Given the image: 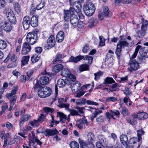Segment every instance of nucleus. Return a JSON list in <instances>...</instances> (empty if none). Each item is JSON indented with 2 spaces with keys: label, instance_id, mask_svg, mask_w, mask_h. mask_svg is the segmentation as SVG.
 Here are the masks:
<instances>
[{
  "label": "nucleus",
  "instance_id": "nucleus-27",
  "mask_svg": "<svg viewBox=\"0 0 148 148\" xmlns=\"http://www.w3.org/2000/svg\"><path fill=\"white\" fill-rule=\"evenodd\" d=\"M97 21L96 18H92L88 21L89 24L88 26L90 27H93L97 24Z\"/></svg>",
  "mask_w": 148,
  "mask_h": 148
},
{
  "label": "nucleus",
  "instance_id": "nucleus-17",
  "mask_svg": "<svg viewBox=\"0 0 148 148\" xmlns=\"http://www.w3.org/2000/svg\"><path fill=\"white\" fill-rule=\"evenodd\" d=\"M30 24L33 27H35L38 24V17L36 16H33L30 19Z\"/></svg>",
  "mask_w": 148,
  "mask_h": 148
},
{
  "label": "nucleus",
  "instance_id": "nucleus-64",
  "mask_svg": "<svg viewBox=\"0 0 148 148\" xmlns=\"http://www.w3.org/2000/svg\"><path fill=\"white\" fill-rule=\"evenodd\" d=\"M78 141L80 145L82 146V148H85L86 145V143L83 141V140H81L80 138H79L78 139Z\"/></svg>",
  "mask_w": 148,
  "mask_h": 148
},
{
  "label": "nucleus",
  "instance_id": "nucleus-51",
  "mask_svg": "<svg viewBox=\"0 0 148 148\" xmlns=\"http://www.w3.org/2000/svg\"><path fill=\"white\" fill-rule=\"evenodd\" d=\"M38 95L41 98H45L44 92L43 90H42V87L40 88L38 90Z\"/></svg>",
  "mask_w": 148,
  "mask_h": 148
},
{
  "label": "nucleus",
  "instance_id": "nucleus-25",
  "mask_svg": "<svg viewBox=\"0 0 148 148\" xmlns=\"http://www.w3.org/2000/svg\"><path fill=\"white\" fill-rule=\"evenodd\" d=\"M66 80L67 81V80H64L63 79H59L57 82V85L60 88L63 87L66 84H69V82L66 81Z\"/></svg>",
  "mask_w": 148,
  "mask_h": 148
},
{
  "label": "nucleus",
  "instance_id": "nucleus-48",
  "mask_svg": "<svg viewBox=\"0 0 148 148\" xmlns=\"http://www.w3.org/2000/svg\"><path fill=\"white\" fill-rule=\"evenodd\" d=\"M5 125L6 127L9 130L11 131H13L14 127L11 123L9 122H7L5 124Z\"/></svg>",
  "mask_w": 148,
  "mask_h": 148
},
{
  "label": "nucleus",
  "instance_id": "nucleus-33",
  "mask_svg": "<svg viewBox=\"0 0 148 148\" xmlns=\"http://www.w3.org/2000/svg\"><path fill=\"white\" fill-rule=\"evenodd\" d=\"M29 56H23L21 61L22 65L24 66L27 64L29 61Z\"/></svg>",
  "mask_w": 148,
  "mask_h": 148
},
{
  "label": "nucleus",
  "instance_id": "nucleus-12",
  "mask_svg": "<svg viewBox=\"0 0 148 148\" xmlns=\"http://www.w3.org/2000/svg\"><path fill=\"white\" fill-rule=\"evenodd\" d=\"M44 133L46 136L49 137L57 134L58 133V132L56 129L52 130L51 129H47L45 131Z\"/></svg>",
  "mask_w": 148,
  "mask_h": 148
},
{
  "label": "nucleus",
  "instance_id": "nucleus-14",
  "mask_svg": "<svg viewBox=\"0 0 148 148\" xmlns=\"http://www.w3.org/2000/svg\"><path fill=\"white\" fill-rule=\"evenodd\" d=\"M148 117V114L147 113L143 111L138 112L136 115V117L138 119H145Z\"/></svg>",
  "mask_w": 148,
  "mask_h": 148
},
{
  "label": "nucleus",
  "instance_id": "nucleus-43",
  "mask_svg": "<svg viewBox=\"0 0 148 148\" xmlns=\"http://www.w3.org/2000/svg\"><path fill=\"white\" fill-rule=\"evenodd\" d=\"M69 145L71 148H79V147L78 143L74 140L71 142Z\"/></svg>",
  "mask_w": 148,
  "mask_h": 148
},
{
  "label": "nucleus",
  "instance_id": "nucleus-29",
  "mask_svg": "<svg viewBox=\"0 0 148 148\" xmlns=\"http://www.w3.org/2000/svg\"><path fill=\"white\" fill-rule=\"evenodd\" d=\"M145 132L142 128L140 129L137 131V137L138 138V141H140L142 140L141 136L143 135Z\"/></svg>",
  "mask_w": 148,
  "mask_h": 148
},
{
  "label": "nucleus",
  "instance_id": "nucleus-8",
  "mask_svg": "<svg viewBox=\"0 0 148 148\" xmlns=\"http://www.w3.org/2000/svg\"><path fill=\"white\" fill-rule=\"evenodd\" d=\"M70 23L72 27L74 28L77 27H80L79 26V23H78V19L77 16L74 14L71 16L70 17Z\"/></svg>",
  "mask_w": 148,
  "mask_h": 148
},
{
  "label": "nucleus",
  "instance_id": "nucleus-18",
  "mask_svg": "<svg viewBox=\"0 0 148 148\" xmlns=\"http://www.w3.org/2000/svg\"><path fill=\"white\" fill-rule=\"evenodd\" d=\"M57 116L59 117L60 121H62L64 122V120H67L68 121H69V117H67L62 112H57Z\"/></svg>",
  "mask_w": 148,
  "mask_h": 148
},
{
  "label": "nucleus",
  "instance_id": "nucleus-61",
  "mask_svg": "<svg viewBox=\"0 0 148 148\" xmlns=\"http://www.w3.org/2000/svg\"><path fill=\"white\" fill-rule=\"evenodd\" d=\"M44 110L46 112L51 113L53 110V109L51 108L46 107L44 108Z\"/></svg>",
  "mask_w": 148,
  "mask_h": 148
},
{
  "label": "nucleus",
  "instance_id": "nucleus-53",
  "mask_svg": "<svg viewBox=\"0 0 148 148\" xmlns=\"http://www.w3.org/2000/svg\"><path fill=\"white\" fill-rule=\"evenodd\" d=\"M16 96H13L10 100V104L11 105H14L16 102Z\"/></svg>",
  "mask_w": 148,
  "mask_h": 148
},
{
  "label": "nucleus",
  "instance_id": "nucleus-55",
  "mask_svg": "<svg viewBox=\"0 0 148 148\" xmlns=\"http://www.w3.org/2000/svg\"><path fill=\"white\" fill-rule=\"evenodd\" d=\"M138 141V138L136 137H134L131 138L129 140V143L131 144H134Z\"/></svg>",
  "mask_w": 148,
  "mask_h": 148
},
{
  "label": "nucleus",
  "instance_id": "nucleus-22",
  "mask_svg": "<svg viewBox=\"0 0 148 148\" xmlns=\"http://www.w3.org/2000/svg\"><path fill=\"white\" fill-rule=\"evenodd\" d=\"M42 90L44 92L45 97L49 96L51 92V89L47 86L42 87Z\"/></svg>",
  "mask_w": 148,
  "mask_h": 148
},
{
  "label": "nucleus",
  "instance_id": "nucleus-57",
  "mask_svg": "<svg viewBox=\"0 0 148 148\" xmlns=\"http://www.w3.org/2000/svg\"><path fill=\"white\" fill-rule=\"evenodd\" d=\"M81 122L84 126L86 125V126H88L89 123L88 122L87 119L85 117H84L82 118V119L81 121Z\"/></svg>",
  "mask_w": 148,
  "mask_h": 148
},
{
  "label": "nucleus",
  "instance_id": "nucleus-1",
  "mask_svg": "<svg viewBox=\"0 0 148 148\" xmlns=\"http://www.w3.org/2000/svg\"><path fill=\"white\" fill-rule=\"evenodd\" d=\"M26 42H24L22 48L21 53L26 55L29 52L31 49V46L28 44L33 45L38 40L37 36L34 33L29 32L26 37Z\"/></svg>",
  "mask_w": 148,
  "mask_h": 148
},
{
  "label": "nucleus",
  "instance_id": "nucleus-41",
  "mask_svg": "<svg viewBox=\"0 0 148 148\" xmlns=\"http://www.w3.org/2000/svg\"><path fill=\"white\" fill-rule=\"evenodd\" d=\"M119 45H120L117 44L116 51L115 52V53L116 55L117 56L118 58H119L121 56L122 50V47H120Z\"/></svg>",
  "mask_w": 148,
  "mask_h": 148
},
{
  "label": "nucleus",
  "instance_id": "nucleus-28",
  "mask_svg": "<svg viewBox=\"0 0 148 148\" xmlns=\"http://www.w3.org/2000/svg\"><path fill=\"white\" fill-rule=\"evenodd\" d=\"M63 67L62 65L61 64H58L54 66L53 68V71L56 73L59 72Z\"/></svg>",
  "mask_w": 148,
  "mask_h": 148
},
{
  "label": "nucleus",
  "instance_id": "nucleus-63",
  "mask_svg": "<svg viewBox=\"0 0 148 148\" xmlns=\"http://www.w3.org/2000/svg\"><path fill=\"white\" fill-rule=\"evenodd\" d=\"M17 66V64L15 62H12L9 64L8 66V68H14L16 67Z\"/></svg>",
  "mask_w": 148,
  "mask_h": 148
},
{
  "label": "nucleus",
  "instance_id": "nucleus-9",
  "mask_svg": "<svg viewBox=\"0 0 148 148\" xmlns=\"http://www.w3.org/2000/svg\"><path fill=\"white\" fill-rule=\"evenodd\" d=\"M75 11H73V9L72 8V7H71L69 10H67L65 12L64 16V20L66 22L69 21L70 16L73 15Z\"/></svg>",
  "mask_w": 148,
  "mask_h": 148
},
{
  "label": "nucleus",
  "instance_id": "nucleus-38",
  "mask_svg": "<svg viewBox=\"0 0 148 148\" xmlns=\"http://www.w3.org/2000/svg\"><path fill=\"white\" fill-rule=\"evenodd\" d=\"M89 68V65L86 64L81 65L79 68L80 71L82 72L88 70Z\"/></svg>",
  "mask_w": 148,
  "mask_h": 148
},
{
  "label": "nucleus",
  "instance_id": "nucleus-37",
  "mask_svg": "<svg viewBox=\"0 0 148 148\" xmlns=\"http://www.w3.org/2000/svg\"><path fill=\"white\" fill-rule=\"evenodd\" d=\"M115 82V81L112 77H107L105 79L104 84H111Z\"/></svg>",
  "mask_w": 148,
  "mask_h": 148
},
{
  "label": "nucleus",
  "instance_id": "nucleus-5",
  "mask_svg": "<svg viewBox=\"0 0 148 148\" xmlns=\"http://www.w3.org/2000/svg\"><path fill=\"white\" fill-rule=\"evenodd\" d=\"M61 75L63 77H69L71 81L74 82L76 80L75 75L71 74L70 71L67 69H64L61 71Z\"/></svg>",
  "mask_w": 148,
  "mask_h": 148
},
{
  "label": "nucleus",
  "instance_id": "nucleus-26",
  "mask_svg": "<svg viewBox=\"0 0 148 148\" xmlns=\"http://www.w3.org/2000/svg\"><path fill=\"white\" fill-rule=\"evenodd\" d=\"M117 44L120 45L119 46L122 48L127 47L129 45V43L126 41L123 40L122 39L119 40Z\"/></svg>",
  "mask_w": 148,
  "mask_h": 148
},
{
  "label": "nucleus",
  "instance_id": "nucleus-40",
  "mask_svg": "<svg viewBox=\"0 0 148 148\" xmlns=\"http://www.w3.org/2000/svg\"><path fill=\"white\" fill-rule=\"evenodd\" d=\"M7 44L5 40L0 39V49H4L6 48Z\"/></svg>",
  "mask_w": 148,
  "mask_h": 148
},
{
  "label": "nucleus",
  "instance_id": "nucleus-47",
  "mask_svg": "<svg viewBox=\"0 0 148 148\" xmlns=\"http://www.w3.org/2000/svg\"><path fill=\"white\" fill-rule=\"evenodd\" d=\"M103 74V73L101 71H99L98 72L95 73V80L97 81L100 78V77L102 76Z\"/></svg>",
  "mask_w": 148,
  "mask_h": 148
},
{
  "label": "nucleus",
  "instance_id": "nucleus-4",
  "mask_svg": "<svg viewBox=\"0 0 148 148\" xmlns=\"http://www.w3.org/2000/svg\"><path fill=\"white\" fill-rule=\"evenodd\" d=\"M128 70L130 72L137 70L140 67L139 63L135 60H130Z\"/></svg>",
  "mask_w": 148,
  "mask_h": 148
},
{
  "label": "nucleus",
  "instance_id": "nucleus-49",
  "mask_svg": "<svg viewBox=\"0 0 148 148\" xmlns=\"http://www.w3.org/2000/svg\"><path fill=\"white\" fill-rule=\"evenodd\" d=\"M100 41L99 45V46L102 47L105 45V39L103 36H99Z\"/></svg>",
  "mask_w": 148,
  "mask_h": 148
},
{
  "label": "nucleus",
  "instance_id": "nucleus-32",
  "mask_svg": "<svg viewBox=\"0 0 148 148\" xmlns=\"http://www.w3.org/2000/svg\"><path fill=\"white\" fill-rule=\"evenodd\" d=\"M86 99L83 98L81 99H79L76 100V105H82L85 104L86 103Z\"/></svg>",
  "mask_w": 148,
  "mask_h": 148
},
{
  "label": "nucleus",
  "instance_id": "nucleus-52",
  "mask_svg": "<svg viewBox=\"0 0 148 148\" xmlns=\"http://www.w3.org/2000/svg\"><path fill=\"white\" fill-rule=\"evenodd\" d=\"M110 113L112 114L113 115V114L116 117H119L120 116V114L118 110H114V111H112V110H110Z\"/></svg>",
  "mask_w": 148,
  "mask_h": 148
},
{
  "label": "nucleus",
  "instance_id": "nucleus-7",
  "mask_svg": "<svg viewBox=\"0 0 148 148\" xmlns=\"http://www.w3.org/2000/svg\"><path fill=\"white\" fill-rule=\"evenodd\" d=\"M11 23L10 21H3L1 23V27L6 32L10 31L12 28Z\"/></svg>",
  "mask_w": 148,
  "mask_h": 148
},
{
  "label": "nucleus",
  "instance_id": "nucleus-44",
  "mask_svg": "<svg viewBox=\"0 0 148 148\" xmlns=\"http://www.w3.org/2000/svg\"><path fill=\"white\" fill-rule=\"evenodd\" d=\"M103 14L106 17H108L110 15V11L107 6H105L103 8Z\"/></svg>",
  "mask_w": 148,
  "mask_h": 148
},
{
  "label": "nucleus",
  "instance_id": "nucleus-39",
  "mask_svg": "<svg viewBox=\"0 0 148 148\" xmlns=\"http://www.w3.org/2000/svg\"><path fill=\"white\" fill-rule=\"evenodd\" d=\"M40 58V57L39 55L37 54L33 55L31 58V61L33 63L37 62Z\"/></svg>",
  "mask_w": 148,
  "mask_h": 148
},
{
  "label": "nucleus",
  "instance_id": "nucleus-56",
  "mask_svg": "<svg viewBox=\"0 0 148 148\" xmlns=\"http://www.w3.org/2000/svg\"><path fill=\"white\" fill-rule=\"evenodd\" d=\"M86 103L88 105H94L95 106H97L99 103H98L92 101L90 100H87L86 101Z\"/></svg>",
  "mask_w": 148,
  "mask_h": 148
},
{
  "label": "nucleus",
  "instance_id": "nucleus-13",
  "mask_svg": "<svg viewBox=\"0 0 148 148\" xmlns=\"http://www.w3.org/2000/svg\"><path fill=\"white\" fill-rule=\"evenodd\" d=\"M72 8L73 11H75L77 13H79L81 11L82 5L81 3L76 1L74 2L73 3Z\"/></svg>",
  "mask_w": 148,
  "mask_h": 148
},
{
  "label": "nucleus",
  "instance_id": "nucleus-59",
  "mask_svg": "<svg viewBox=\"0 0 148 148\" xmlns=\"http://www.w3.org/2000/svg\"><path fill=\"white\" fill-rule=\"evenodd\" d=\"M10 134L11 133H9L5 135V136L6 137V138L4 139V144L3 145V147H5L7 145L8 142V139L7 138V137L8 136H10Z\"/></svg>",
  "mask_w": 148,
  "mask_h": 148
},
{
  "label": "nucleus",
  "instance_id": "nucleus-23",
  "mask_svg": "<svg viewBox=\"0 0 148 148\" xmlns=\"http://www.w3.org/2000/svg\"><path fill=\"white\" fill-rule=\"evenodd\" d=\"M65 57L64 55L60 53H57L55 59L53 60V64H56L59 62L61 61V59Z\"/></svg>",
  "mask_w": 148,
  "mask_h": 148
},
{
  "label": "nucleus",
  "instance_id": "nucleus-31",
  "mask_svg": "<svg viewBox=\"0 0 148 148\" xmlns=\"http://www.w3.org/2000/svg\"><path fill=\"white\" fill-rule=\"evenodd\" d=\"M120 112L124 116H128L130 114L128 109L125 107H123L121 108Z\"/></svg>",
  "mask_w": 148,
  "mask_h": 148
},
{
  "label": "nucleus",
  "instance_id": "nucleus-16",
  "mask_svg": "<svg viewBox=\"0 0 148 148\" xmlns=\"http://www.w3.org/2000/svg\"><path fill=\"white\" fill-rule=\"evenodd\" d=\"M31 116L28 114L23 115L20 120L19 124L20 126V127H22L25 121H27L31 119Z\"/></svg>",
  "mask_w": 148,
  "mask_h": 148
},
{
  "label": "nucleus",
  "instance_id": "nucleus-11",
  "mask_svg": "<svg viewBox=\"0 0 148 148\" xmlns=\"http://www.w3.org/2000/svg\"><path fill=\"white\" fill-rule=\"evenodd\" d=\"M88 107L89 109L95 110L94 112L92 113L91 116L90 117V119L92 121H94V118L96 117L98 115L102 112V110L97 109L92 107L90 106H88Z\"/></svg>",
  "mask_w": 148,
  "mask_h": 148
},
{
  "label": "nucleus",
  "instance_id": "nucleus-46",
  "mask_svg": "<svg viewBox=\"0 0 148 148\" xmlns=\"http://www.w3.org/2000/svg\"><path fill=\"white\" fill-rule=\"evenodd\" d=\"M70 106V104L68 103H63L60 104H59L58 106L60 108H65V109L68 110H70V108H69Z\"/></svg>",
  "mask_w": 148,
  "mask_h": 148
},
{
  "label": "nucleus",
  "instance_id": "nucleus-34",
  "mask_svg": "<svg viewBox=\"0 0 148 148\" xmlns=\"http://www.w3.org/2000/svg\"><path fill=\"white\" fill-rule=\"evenodd\" d=\"M17 90V86H16L14 87V89L12 91L11 93H9L6 95L7 98L9 99V97L12 96L13 95H14L16 93Z\"/></svg>",
  "mask_w": 148,
  "mask_h": 148
},
{
  "label": "nucleus",
  "instance_id": "nucleus-3",
  "mask_svg": "<svg viewBox=\"0 0 148 148\" xmlns=\"http://www.w3.org/2000/svg\"><path fill=\"white\" fill-rule=\"evenodd\" d=\"M82 59H84V60H85L88 61L87 63L89 65L91 64L93 59V58L91 56H78L76 57L71 56L70 58V60L71 62L76 63L78 61H80Z\"/></svg>",
  "mask_w": 148,
  "mask_h": 148
},
{
  "label": "nucleus",
  "instance_id": "nucleus-36",
  "mask_svg": "<svg viewBox=\"0 0 148 148\" xmlns=\"http://www.w3.org/2000/svg\"><path fill=\"white\" fill-rule=\"evenodd\" d=\"M13 5L14 10L17 13H19L21 12V8L18 3L16 2H14L13 4Z\"/></svg>",
  "mask_w": 148,
  "mask_h": 148
},
{
  "label": "nucleus",
  "instance_id": "nucleus-2",
  "mask_svg": "<svg viewBox=\"0 0 148 148\" xmlns=\"http://www.w3.org/2000/svg\"><path fill=\"white\" fill-rule=\"evenodd\" d=\"M83 10L85 14L87 16H90L94 13L95 8L92 3H89L84 5Z\"/></svg>",
  "mask_w": 148,
  "mask_h": 148
},
{
  "label": "nucleus",
  "instance_id": "nucleus-62",
  "mask_svg": "<svg viewBox=\"0 0 148 148\" xmlns=\"http://www.w3.org/2000/svg\"><path fill=\"white\" fill-rule=\"evenodd\" d=\"M127 121L128 123L132 125H135L136 123V121L134 119H128L127 120Z\"/></svg>",
  "mask_w": 148,
  "mask_h": 148
},
{
  "label": "nucleus",
  "instance_id": "nucleus-30",
  "mask_svg": "<svg viewBox=\"0 0 148 148\" xmlns=\"http://www.w3.org/2000/svg\"><path fill=\"white\" fill-rule=\"evenodd\" d=\"M146 31V29L141 28V30L138 31L137 33L138 37L140 38H143L145 35Z\"/></svg>",
  "mask_w": 148,
  "mask_h": 148
},
{
  "label": "nucleus",
  "instance_id": "nucleus-6",
  "mask_svg": "<svg viewBox=\"0 0 148 148\" xmlns=\"http://www.w3.org/2000/svg\"><path fill=\"white\" fill-rule=\"evenodd\" d=\"M6 14L9 21L13 24L16 23V19L13 12L11 10H8L6 11Z\"/></svg>",
  "mask_w": 148,
  "mask_h": 148
},
{
  "label": "nucleus",
  "instance_id": "nucleus-45",
  "mask_svg": "<svg viewBox=\"0 0 148 148\" xmlns=\"http://www.w3.org/2000/svg\"><path fill=\"white\" fill-rule=\"evenodd\" d=\"M81 86V84L78 82H77L76 83L73 85L72 87L74 88V90L75 91H77L79 90Z\"/></svg>",
  "mask_w": 148,
  "mask_h": 148
},
{
  "label": "nucleus",
  "instance_id": "nucleus-42",
  "mask_svg": "<svg viewBox=\"0 0 148 148\" xmlns=\"http://www.w3.org/2000/svg\"><path fill=\"white\" fill-rule=\"evenodd\" d=\"M118 87V84L117 83L114 84L110 87V91L111 92L116 91L119 88Z\"/></svg>",
  "mask_w": 148,
  "mask_h": 148
},
{
  "label": "nucleus",
  "instance_id": "nucleus-15",
  "mask_svg": "<svg viewBox=\"0 0 148 148\" xmlns=\"http://www.w3.org/2000/svg\"><path fill=\"white\" fill-rule=\"evenodd\" d=\"M47 44L50 48L53 47L55 45V38L53 35H51L47 40Z\"/></svg>",
  "mask_w": 148,
  "mask_h": 148
},
{
  "label": "nucleus",
  "instance_id": "nucleus-58",
  "mask_svg": "<svg viewBox=\"0 0 148 148\" xmlns=\"http://www.w3.org/2000/svg\"><path fill=\"white\" fill-rule=\"evenodd\" d=\"M106 99L107 101L112 102L116 101H117V98L114 97H108L106 98Z\"/></svg>",
  "mask_w": 148,
  "mask_h": 148
},
{
  "label": "nucleus",
  "instance_id": "nucleus-35",
  "mask_svg": "<svg viewBox=\"0 0 148 148\" xmlns=\"http://www.w3.org/2000/svg\"><path fill=\"white\" fill-rule=\"evenodd\" d=\"M40 119H38L37 120H33L30 121L29 122L30 125L33 127H37L39 125V122Z\"/></svg>",
  "mask_w": 148,
  "mask_h": 148
},
{
  "label": "nucleus",
  "instance_id": "nucleus-54",
  "mask_svg": "<svg viewBox=\"0 0 148 148\" xmlns=\"http://www.w3.org/2000/svg\"><path fill=\"white\" fill-rule=\"evenodd\" d=\"M69 110L70 112V114L71 115L74 116L79 115L78 111L75 110L70 109V110Z\"/></svg>",
  "mask_w": 148,
  "mask_h": 148
},
{
  "label": "nucleus",
  "instance_id": "nucleus-10",
  "mask_svg": "<svg viewBox=\"0 0 148 148\" xmlns=\"http://www.w3.org/2000/svg\"><path fill=\"white\" fill-rule=\"evenodd\" d=\"M22 23L24 29H27L30 24V19L29 17L27 16H25L23 19Z\"/></svg>",
  "mask_w": 148,
  "mask_h": 148
},
{
  "label": "nucleus",
  "instance_id": "nucleus-20",
  "mask_svg": "<svg viewBox=\"0 0 148 148\" xmlns=\"http://www.w3.org/2000/svg\"><path fill=\"white\" fill-rule=\"evenodd\" d=\"M64 38V33L62 31L59 32L56 36V40L58 42H61Z\"/></svg>",
  "mask_w": 148,
  "mask_h": 148
},
{
  "label": "nucleus",
  "instance_id": "nucleus-21",
  "mask_svg": "<svg viewBox=\"0 0 148 148\" xmlns=\"http://www.w3.org/2000/svg\"><path fill=\"white\" fill-rule=\"evenodd\" d=\"M95 137L94 135L91 132L88 133L87 134V140L88 143L90 144H92L95 141Z\"/></svg>",
  "mask_w": 148,
  "mask_h": 148
},
{
  "label": "nucleus",
  "instance_id": "nucleus-60",
  "mask_svg": "<svg viewBox=\"0 0 148 148\" xmlns=\"http://www.w3.org/2000/svg\"><path fill=\"white\" fill-rule=\"evenodd\" d=\"M45 3L43 2L42 3H40L36 7V9L37 10H39L42 8L44 7L45 5Z\"/></svg>",
  "mask_w": 148,
  "mask_h": 148
},
{
  "label": "nucleus",
  "instance_id": "nucleus-50",
  "mask_svg": "<svg viewBox=\"0 0 148 148\" xmlns=\"http://www.w3.org/2000/svg\"><path fill=\"white\" fill-rule=\"evenodd\" d=\"M36 142L32 138L29 139V145L30 146L36 148V147L37 145L36 144Z\"/></svg>",
  "mask_w": 148,
  "mask_h": 148
},
{
  "label": "nucleus",
  "instance_id": "nucleus-19",
  "mask_svg": "<svg viewBox=\"0 0 148 148\" xmlns=\"http://www.w3.org/2000/svg\"><path fill=\"white\" fill-rule=\"evenodd\" d=\"M120 139L121 143L125 146H127L129 142L128 138L125 134H122L120 136Z\"/></svg>",
  "mask_w": 148,
  "mask_h": 148
},
{
  "label": "nucleus",
  "instance_id": "nucleus-24",
  "mask_svg": "<svg viewBox=\"0 0 148 148\" xmlns=\"http://www.w3.org/2000/svg\"><path fill=\"white\" fill-rule=\"evenodd\" d=\"M39 81L40 84L42 85H46L49 83V78L48 77L44 76L41 77Z\"/></svg>",
  "mask_w": 148,
  "mask_h": 148
}]
</instances>
